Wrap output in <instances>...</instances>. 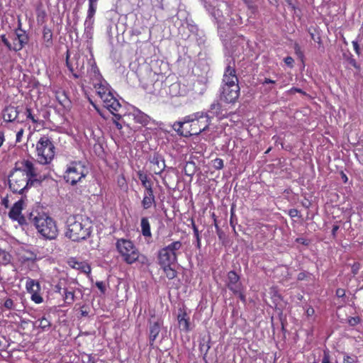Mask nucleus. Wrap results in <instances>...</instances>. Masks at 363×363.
Listing matches in <instances>:
<instances>
[{"label":"nucleus","instance_id":"de8ad7c7","mask_svg":"<svg viewBox=\"0 0 363 363\" xmlns=\"http://www.w3.org/2000/svg\"><path fill=\"white\" fill-rule=\"evenodd\" d=\"M284 62L290 66V67H292L293 66V64L294 62V59L291 57H286L285 59H284Z\"/></svg>","mask_w":363,"mask_h":363},{"label":"nucleus","instance_id":"2f4dec72","mask_svg":"<svg viewBox=\"0 0 363 363\" xmlns=\"http://www.w3.org/2000/svg\"><path fill=\"white\" fill-rule=\"evenodd\" d=\"M94 18L86 17L84 22L85 32H89L93 28Z\"/></svg>","mask_w":363,"mask_h":363},{"label":"nucleus","instance_id":"2eb2a0df","mask_svg":"<svg viewBox=\"0 0 363 363\" xmlns=\"http://www.w3.org/2000/svg\"><path fill=\"white\" fill-rule=\"evenodd\" d=\"M150 162L152 164V170L156 174L162 172L166 167L164 158L158 154H154L150 159Z\"/></svg>","mask_w":363,"mask_h":363},{"label":"nucleus","instance_id":"9b49d317","mask_svg":"<svg viewBox=\"0 0 363 363\" xmlns=\"http://www.w3.org/2000/svg\"><path fill=\"white\" fill-rule=\"evenodd\" d=\"M66 64L69 70L72 73L73 77L76 79L80 77V72L84 69V60L81 59L79 55H75L74 58L69 61V55H67Z\"/></svg>","mask_w":363,"mask_h":363},{"label":"nucleus","instance_id":"4c0bfd02","mask_svg":"<svg viewBox=\"0 0 363 363\" xmlns=\"http://www.w3.org/2000/svg\"><path fill=\"white\" fill-rule=\"evenodd\" d=\"M69 264L71 267L75 269H79L81 268V265H82V262H79L74 259H72L69 261Z\"/></svg>","mask_w":363,"mask_h":363},{"label":"nucleus","instance_id":"37998d69","mask_svg":"<svg viewBox=\"0 0 363 363\" xmlns=\"http://www.w3.org/2000/svg\"><path fill=\"white\" fill-rule=\"evenodd\" d=\"M23 133H24V130H23V128L20 129L17 132V133H16V143H20L21 141V138L23 137Z\"/></svg>","mask_w":363,"mask_h":363},{"label":"nucleus","instance_id":"b1692460","mask_svg":"<svg viewBox=\"0 0 363 363\" xmlns=\"http://www.w3.org/2000/svg\"><path fill=\"white\" fill-rule=\"evenodd\" d=\"M26 289L30 294L35 292H39L40 289V284L34 279H29L26 281Z\"/></svg>","mask_w":363,"mask_h":363},{"label":"nucleus","instance_id":"4d7b16f0","mask_svg":"<svg viewBox=\"0 0 363 363\" xmlns=\"http://www.w3.org/2000/svg\"><path fill=\"white\" fill-rule=\"evenodd\" d=\"M350 63L354 67H355L356 69H359V67L357 65L355 60L354 59H351L350 61Z\"/></svg>","mask_w":363,"mask_h":363},{"label":"nucleus","instance_id":"39448f33","mask_svg":"<svg viewBox=\"0 0 363 363\" xmlns=\"http://www.w3.org/2000/svg\"><path fill=\"white\" fill-rule=\"evenodd\" d=\"M29 220L45 238L53 240L57 236L58 230L55 222L46 214L31 213L29 216Z\"/></svg>","mask_w":363,"mask_h":363},{"label":"nucleus","instance_id":"3c124183","mask_svg":"<svg viewBox=\"0 0 363 363\" xmlns=\"http://www.w3.org/2000/svg\"><path fill=\"white\" fill-rule=\"evenodd\" d=\"M248 9L250 12V17L251 18L252 16V15H254L256 13L257 9L255 6H254L252 5H248Z\"/></svg>","mask_w":363,"mask_h":363},{"label":"nucleus","instance_id":"774afa93","mask_svg":"<svg viewBox=\"0 0 363 363\" xmlns=\"http://www.w3.org/2000/svg\"><path fill=\"white\" fill-rule=\"evenodd\" d=\"M191 164H192V163H189V164H186V167H185V171H186V168H187V167H188L189 165H191Z\"/></svg>","mask_w":363,"mask_h":363},{"label":"nucleus","instance_id":"6ab92c4d","mask_svg":"<svg viewBox=\"0 0 363 363\" xmlns=\"http://www.w3.org/2000/svg\"><path fill=\"white\" fill-rule=\"evenodd\" d=\"M140 226L143 235L145 238H150L152 237V233L150 230V224L147 218L143 217L141 218Z\"/></svg>","mask_w":363,"mask_h":363},{"label":"nucleus","instance_id":"0e129e2a","mask_svg":"<svg viewBox=\"0 0 363 363\" xmlns=\"http://www.w3.org/2000/svg\"><path fill=\"white\" fill-rule=\"evenodd\" d=\"M81 315H82V316H86V315H88V312H87V311H83V310H82V311H81Z\"/></svg>","mask_w":363,"mask_h":363},{"label":"nucleus","instance_id":"dca6fc26","mask_svg":"<svg viewBox=\"0 0 363 363\" xmlns=\"http://www.w3.org/2000/svg\"><path fill=\"white\" fill-rule=\"evenodd\" d=\"M18 113L19 111L17 107L9 106L3 111V118L5 121L12 122L17 118Z\"/></svg>","mask_w":363,"mask_h":363},{"label":"nucleus","instance_id":"473e14b6","mask_svg":"<svg viewBox=\"0 0 363 363\" xmlns=\"http://www.w3.org/2000/svg\"><path fill=\"white\" fill-rule=\"evenodd\" d=\"M213 167L216 169H221L223 168V160L220 158H216L212 161Z\"/></svg>","mask_w":363,"mask_h":363},{"label":"nucleus","instance_id":"13d9d810","mask_svg":"<svg viewBox=\"0 0 363 363\" xmlns=\"http://www.w3.org/2000/svg\"><path fill=\"white\" fill-rule=\"evenodd\" d=\"M274 83H275V81L272 80L270 79H267V78H266L263 82V84H274Z\"/></svg>","mask_w":363,"mask_h":363},{"label":"nucleus","instance_id":"58836bf2","mask_svg":"<svg viewBox=\"0 0 363 363\" xmlns=\"http://www.w3.org/2000/svg\"><path fill=\"white\" fill-rule=\"evenodd\" d=\"M360 322V318L359 317H351L348 319V323L354 326L357 325Z\"/></svg>","mask_w":363,"mask_h":363},{"label":"nucleus","instance_id":"f8f14e48","mask_svg":"<svg viewBox=\"0 0 363 363\" xmlns=\"http://www.w3.org/2000/svg\"><path fill=\"white\" fill-rule=\"evenodd\" d=\"M16 37L13 39V50L19 51L28 43V37L25 30L21 28V23L15 31Z\"/></svg>","mask_w":363,"mask_h":363},{"label":"nucleus","instance_id":"f03ea898","mask_svg":"<svg viewBox=\"0 0 363 363\" xmlns=\"http://www.w3.org/2000/svg\"><path fill=\"white\" fill-rule=\"evenodd\" d=\"M211 124V117L208 113L197 112L185 116L182 121L175 122L173 129L180 135L189 137L198 135L206 130Z\"/></svg>","mask_w":363,"mask_h":363},{"label":"nucleus","instance_id":"412c9836","mask_svg":"<svg viewBox=\"0 0 363 363\" xmlns=\"http://www.w3.org/2000/svg\"><path fill=\"white\" fill-rule=\"evenodd\" d=\"M138 178L141 181L142 185L145 188L146 191L150 192L152 190V182L148 179L147 176L141 171L138 172Z\"/></svg>","mask_w":363,"mask_h":363},{"label":"nucleus","instance_id":"49530a36","mask_svg":"<svg viewBox=\"0 0 363 363\" xmlns=\"http://www.w3.org/2000/svg\"><path fill=\"white\" fill-rule=\"evenodd\" d=\"M63 287H62L61 286V283H59L57 284L55 286V291L56 293H58L60 294H63Z\"/></svg>","mask_w":363,"mask_h":363},{"label":"nucleus","instance_id":"0eeeda50","mask_svg":"<svg viewBox=\"0 0 363 363\" xmlns=\"http://www.w3.org/2000/svg\"><path fill=\"white\" fill-rule=\"evenodd\" d=\"M182 247L180 241H174L158 252V261L160 266L172 265L177 261L179 250Z\"/></svg>","mask_w":363,"mask_h":363},{"label":"nucleus","instance_id":"864d4df0","mask_svg":"<svg viewBox=\"0 0 363 363\" xmlns=\"http://www.w3.org/2000/svg\"><path fill=\"white\" fill-rule=\"evenodd\" d=\"M352 45H353V47H354V49L355 52L357 54H359V46L358 43L357 41H353L352 42Z\"/></svg>","mask_w":363,"mask_h":363},{"label":"nucleus","instance_id":"f704fd0d","mask_svg":"<svg viewBox=\"0 0 363 363\" xmlns=\"http://www.w3.org/2000/svg\"><path fill=\"white\" fill-rule=\"evenodd\" d=\"M31 300L35 303H40L43 302V297L39 294L38 292L31 294Z\"/></svg>","mask_w":363,"mask_h":363},{"label":"nucleus","instance_id":"72a5a7b5","mask_svg":"<svg viewBox=\"0 0 363 363\" xmlns=\"http://www.w3.org/2000/svg\"><path fill=\"white\" fill-rule=\"evenodd\" d=\"M114 99V96L113 95L112 93H110L109 94L104 96L102 99L104 104V106L107 108H108V105L111 104L112 102V100H113Z\"/></svg>","mask_w":363,"mask_h":363},{"label":"nucleus","instance_id":"052dcab7","mask_svg":"<svg viewBox=\"0 0 363 363\" xmlns=\"http://www.w3.org/2000/svg\"><path fill=\"white\" fill-rule=\"evenodd\" d=\"M289 214L292 217L296 216L297 214V211L296 209H292L290 211Z\"/></svg>","mask_w":363,"mask_h":363},{"label":"nucleus","instance_id":"7ed1b4c3","mask_svg":"<svg viewBox=\"0 0 363 363\" xmlns=\"http://www.w3.org/2000/svg\"><path fill=\"white\" fill-rule=\"evenodd\" d=\"M240 95V86L235 69L228 65L223 77L220 99L226 103H235Z\"/></svg>","mask_w":363,"mask_h":363},{"label":"nucleus","instance_id":"423d86ee","mask_svg":"<svg viewBox=\"0 0 363 363\" xmlns=\"http://www.w3.org/2000/svg\"><path fill=\"white\" fill-rule=\"evenodd\" d=\"M116 247L125 263L132 264L139 260L140 252L130 240L123 238L119 239L116 243Z\"/></svg>","mask_w":363,"mask_h":363},{"label":"nucleus","instance_id":"ddd939ff","mask_svg":"<svg viewBox=\"0 0 363 363\" xmlns=\"http://www.w3.org/2000/svg\"><path fill=\"white\" fill-rule=\"evenodd\" d=\"M94 72L95 76L98 77V82L94 83V88L96 89L97 94L100 96L101 99H103L104 96L109 94L111 92L106 82L101 80V76L100 75L99 70L97 69H94Z\"/></svg>","mask_w":363,"mask_h":363},{"label":"nucleus","instance_id":"5fc2aeb1","mask_svg":"<svg viewBox=\"0 0 363 363\" xmlns=\"http://www.w3.org/2000/svg\"><path fill=\"white\" fill-rule=\"evenodd\" d=\"M62 96L64 97L63 100H60V99L59 98V96H57V99L59 100L60 103L62 105H65V102L68 101L67 99V96L62 94Z\"/></svg>","mask_w":363,"mask_h":363},{"label":"nucleus","instance_id":"a211bd4d","mask_svg":"<svg viewBox=\"0 0 363 363\" xmlns=\"http://www.w3.org/2000/svg\"><path fill=\"white\" fill-rule=\"evenodd\" d=\"M155 203V199L153 191H151L150 192L145 191L143 199L142 201L143 207L145 209H148Z\"/></svg>","mask_w":363,"mask_h":363},{"label":"nucleus","instance_id":"5701e85b","mask_svg":"<svg viewBox=\"0 0 363 363\" xmlns=\"http://www.w3.org/2000/svg\"><path fill=\"white\" fill-rule=\"evenodd\" d=\"M160 331V323L157 321L150 325V340L154 342L158 336Z\"/></svg>","mask_w":363,"mask_h":363},{"label":"nucleus","instance_id":"338daca9","mask_svg":"<svg viewBox=\"0 0 363 363\" xmlns=\"http://www.w3.org/2000/svg\"><path fill=\"white\" fill-rule=\"evenodd\" d=\"M342 179H343V180H344V182H347V176H346L345 174H343V173H342Z\"/></svg>","mask_w":363,"mask_h":363},{"label":"nucleus","instance_id":"a878e982","mask_svg":"<svg viewBox=\"0 0 363 363\" xmlns=\"http://www.w3.org/2000/svg\"><path fill=\"white\" fill-rule=\"evenodd\" d=\"M62 296L64 298V301L67 305H71L74 302V292L69 291L67 288L63 289V294Z\"/></svg>","mask_w":363,"mask_h":363},{"label":"nucleus","instance_id":"79ce46f5","mask_svg":"<svg viewBox=\"0 0 363 363\" xmlns=\"http://www.w3.org/2000/svg\"><path fill=\"white\" fill-rule=\"evenodd\" d=\"M79 269H82V271L83 272L86 273V274H89L91 272L90 267L88 264H84L83 262H82V265H81V268Z\"/></svg>","mask_w":363,"mask_h":363},{"label":"nucleus","instance_id":"6e6552de","mask_svg":"<svg viewBox=\"0 0 363 363\" xmlns=\"http://www.w3.org/2000/svg\"><path fill=\"white\" fill-rule=\"evenodd\" d=\"M38 161L42 164L50 163L55 156V146L46 136L40 138L36 144Z\"/></svg>","mask_w":363,"mask_h":363},{"label":"nucleus","instance_id":"e433bc0d","mask_svg":"<svg viewBox=\"0 0 363 363\" xmlns=\"http://www.w3.org/2000/svg\"><path fill=\"white\" fill-rule=\"evenodd\" d=\"M27 118H29L32 121L33 123H36L38 120L35 118L34 116L31 113V109L30 108H26V111Z\"/></svg>","mask_w":363,"mask_h":363},{"label":"nucleus","instance_id":"69168bd1","mask_svg":"<svg viewBox=\"0 0 363 363\" xmlns=\"http://www.w3.org/2000/svg\"><path fill=\"white\" fill-rule=\"evenodd\" d=\"M196 242H197L196 247L199 249L201 247V239H200V238H199V240H196Z\"/></svg>","mask_w":363,"mask_h":363},{"label":"nucleus","instance_id":"bf43d9fd","mask_svg":"<svg viewBox=\"0 0 363 363\" xmlns=\"http://www.w3.org/2000/svg\"><path fill=\"white\" fill-rule=\"evenodd\" d=\"M338 229H339V226H338V225H333V229H332V234H333V235H335V233H336V232H337V230Z\"/></svg>","mask_w":363,"mask_h":363},{"label":"nucleus","instance_id":"aec40b11","mask_svg":"<svg viewBox=\"0 0 363 363\" xmlns=\"http://www.w3.org/2000/svg\"><path fill=\"white\" fill-rule=\"evenodd\" d=\"M121 104L114 97L113 100H112L111 104L108 105L107 109H108L109 111L114 116V118H116V119L120 120L121 118V116L116 113L115 112L118 111V110L121 108Z\"/></svg>","mask_w":363,"mask_h":363},{"label":"nucleus","instance_id":"a18cd8bd","mask_svg":"<svg viewBox=\"0 0 363 363\" xmlns=\"http://www.w3.org/2000/svg\"><path fill=\"white\" fill-rule=\"evenodd\" d=\"M192 228H193L194 234L196 240H199V238H200L199 232V230H198L197 227L196 226L195 223H194V221H192Z\"/></svg>","mask_w":363,"mask_h":363},{"label":"nucleus","instance_id":"4be33fe9","mask_svg":"<svg viewBox=\"0 0 363 363\" xmlns=\"http://www.w3.org/2000/svg\"><path fill=\"white\" fill-rule=\"evenodd\" d=\"M178 321L182 330L185 331H188L189 330V319L186 318V313L185 312L182 311L179 313Z\"/></svg>","mask_w":363,"mask_h":363},{"label":"nucleus","instance_id":"cd10ccee","mask_svg":"<svg viewBox=\"0 0 363 363\" xmlns=\"http://www.w3.org/2000/svg\"><path fill=\"white\" fill-rule=\"evenodd\" d=\"M161 267L163 269L166 277L169 279H172L174 277H176L177 272L174 268L172 267V265H169L168 267H166V266H161Z\"/></svg>","mask_w":363,"mask_h":363},{"label":"nucleus","instance_id":"1a4fd4ad","mask_svg":"<svg viewBox=\"0 0 363 363\" xmlns=\"http://www.w3.org/2000/svg\"><path fill=\"white\" fill-rule=\"evenodd\" d=\"M87 174V169L85 166L80 162H74L67 167L64 179L66 182L71 185H75L84 178Z\"/></svg>","mask_w":363,"mask_h":363},{"label":"nucleus","instance_id":"f257e3e1","mask_svg":"<svg viewBox=\"0 0 363 363\" xmlns=\"http://www.w3.org/2000/svg\"><path fill=\"white\" fill-rule=\"evenodd\" d=\"M44 179L33 162L23 160L16 164L9 175V188L13 193L23 194L28 187L40 184Z\"/></svg>","mask_w":363,"mask_h":363},{"label":"nucleus","instance_id":"4468645a","mask_svg":"<svg viewBox=\"0 0 363 363\" xmlns=\"http://www.w3.org/2000/svg\"><path fill=\"white\" fill-rule=\"evenodd\" d=\"M23 203V201L21 200L16 202L9 213L10 218L17 220L21 225L25 223V218L21 215Z\"/></svg>","mask_w":363,"mask_h":363},{"label":"nucleus","instance_id":"ea45409f","mask_svg":"<svg viewBox=\"0 0 363 363\" xmlns=\"http://www.w3.org/2000/svg\"><path fill=\"white\" fill-rule=\"evenodd\" d=\"M1 41L8 48L9 50H13V45L10 43L5 35L1 36Z\"/></svg>","mask_w":363,"mask_h":363},{"label":"nucleus","instance_id":"c03bdc74","mask_svg":"<svg viewBox=\"0 0 363 363\" xmlns=\"http://www.w3.org/2000/svg\"><path fill=\"white\" fill-rule=\"evenodd\" d=\"M322 363H330V355L328 352L324 351V355L322 359Z\"/></svg>","mask_w":363,"mask_h":363},{"label":"nucleus","instance_id":"20e7f679","mask_svg":"<svg viewBox=\"0 0 363 363\" xmlns=\"http://www.w3.org/2000/svg\"><path fill=\"white\" fill-rule=\"evenodd\" d=\"M91 223L82 216H69L65 236L74 242L86 240L91 235Z\"/></svg>","mask_w":363,"mask_h":363},{"label":"nucleus","instance_id":"c85d7f7f","mask_svg":"<svg viewBox=\"0 0 363 363\" xmlns=\"http://www.w3.org/2000/svg\"><path fill=\"white\" fill-rule=\"evenodd\" d=\"M23 261H35L37 259V255L31 250H26L25 255L22 256Z\"/></svg>","mask_w":363,"mask_h":363},{"label":"nucleus","instance_id":"7c9ffc66","mask_svg":"<svg viewBox=\"0 0 363 363\" xmlns=\"http://www.w3.org/2000/svg\"><path fill=\"white\" fill-rule=\"evenodd\" d=\"M96 9V2L89 1V9L87 13L88 18H93Z\"/></svg>","mask_w":363,"mask_h":363},{"label":"nucleus","instance_id":"09e8293b","mask_svg":"<svg viewBox=\"0 0 363 363\" xmlns=\"http://www.w3.org/2000/svg\"><path fill=\"white\" fill-rule=\"evenodd\" d=\"M96 286H97V288L102 292V293H104L106 289H105V286H104V284L102 281H97L96 283Z\"/></svg>","mask_w":363,"mask_h":363},{"label":"nucleus","instance_id":"c9c22d12","mask_svg":"<svg viewBox=\"0 0 363 363\" xmlns=\"http://www.w3.org/2000/svg\"><path fill=\"white\" fill-rule=\"evenodd\" d=\"M357 361V357L354 355H345L344 362L345 363H355Z\"/></svg>","mask_w":363,"mask_h":363},{"label":"nucleus","instance_id":"9d476101","mask_svg":"<svg viewBox=\"0 0 363 363\" xmlns=\"http://www.w3.org/2000/svg\"><path fill=\"white\" fill-rule=\"evenodd\" d=\"M227 286L233 294L238 295L242 301H245L240 277L234 271H230L228 274Z\"/></svg>","mask_w":363,"mask_h":363},{"label":"nucleus","instance_id":"6e6d98bb","mask_svg":"<svg viewBox=\"0 0 363 363\" xmlns=\"http://www.w3.org/2000/svg\"><path fill=\"white\" fill-rule=\"evenodd\" d=\"M113 123L118 130L122 129V125L118 122V119H116V118H115V119L113 120Z\"/></svg>","mask_w":363,"mask_h":363},{"label":"nucleus","instance_id":"8fccbe9b","mask_svg":"<svg viewBox=\"0 0 363 363\" xmlns=\"http://www.w3.org/2000/svg\"><path fill=\"white\" fill-rule=\"evenodd\" d=\"M336 295H337V296H338L340 298H342V297L345 296V289H337L336 290Z\"/></svg>","mask_w":363,"mask_h":363},{"label":"nucleus","instance_id":"603ef678","mask_svg":"<svg viewBox=\"0 0 363 363\" xmlns=\"http://www.w3.org/2000/svg\"><path fill=\"white\" fill-rule=\"evenodd\" d=\"M86 363H95V359L91 354L86 355Z\"/></svg>","mask_w":363,"mask_h":363},{"label":"nucleus","instance_id":"e2e57ef3","mask_svg":"<svg viewBox=\"0 0 363 363\" xmlns=\"http://www.w3.org/2000/svg\"><path fill=\"white\" fill-rule=\"evenodd\" d=\"M4 140V139L3 135L0 133V147L2 145Z\"/></svg>","mask_w":363,"mask_h":363},{"label":"nucleus","instance_id":"680f3d73","mask_svg":"<svg viewBox=\"0 0 363 363\" xmlns=\"http://www.w3.org/2000/svg\"><path fill=\"white\" fill-rule=\"evenodd\" d=\"M291 92H298V93H303L302 90L298 88H293L291 89Z\"/></svg>","mask_w":363,"mask_h":363},{"label":"nucleus","instance_id":"f3484780","mask_svg":"<svg viewBox=\"0 0 363 363\" xmlns=\"http://www.w3.org/2000/svg\"><path fill=\"white\" fill-rule=\"evenodd\" d=\"M211 117V119L214 117H222L223 116L221 105L218 101H214L211 104L210 108L206 113Z\"/></svg>","mask_w":363,"mask_h":363},{"label":"nucleus","instance_id":"c756f323","mask_svg":"<svg viewBox=\"0 0 363 363\" xmlns=\"http://www.w3.org/2000/svg\"><path fill=\"white\" fill-rule=\"evenodd\" d=\"M43 38L45 40L46 45L48 47L52 44V33L50 29H43Z\"/></svg>","mask_w":363,"mask_h":363},{"label":"nucleus","instance_id":"bb28decb","mask_svg":"<svg viewBox=\"0 0 363 363\" xmlns=\"http://www.w3.org/2000/svg\"><path fill=\"white\" fill-rule=\"evenodd\" d=\"M35 327L41 328L43 330H47L50 328L51 323L49 320L43 317L41 319L38 320L33 323Z\"/></svg>","mask_w":363,"mask_h":363},{"label":"nucleus","instance_id":"a19ab883","mask_svg":"<svg viewBox=\"0 0 363 363\" xmlns=\"http://www.w3.org/2000/svg\"><path fill=\"white\" fill-rule=\"evenodd\" d=\"M4 306L7 309H12L13 307V300L11 299V298H7L5 301L4 303Z\"/></svg>","mask_w":363,"mask_h":363},{"label":"nucleus","instance_id":"393cba45","mask_svg":"<svg viewBox=\"0 0 363 363\" xmlns=\"http://www.w3.org/2000/svg\"><path fill=\"white\" fill-rule=\"evenodd\" d=\"M135 120L137 123L142 124L143 125H146L148 124L150 118L145 113L141 112L140 111H138L134 114Z\"/></svg>","mask_w":363,"mask_h":363}]
</instances>
